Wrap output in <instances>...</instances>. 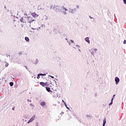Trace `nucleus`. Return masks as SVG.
Here are the masks:
<instances>
[{"label": "nucleus", "instance_id": "c9c22d12", "mask_svg": "<svg viewBox=\"0 0 126 126\" xmlns=\"http://www.w3.org/2000/svg\"><path fill=\"white\" fill-rule=\"evenodd\" d=\"M31 102V100H29V99H28V102Z\"/></svg>", "mask_w": 126, "mask_h": 126}, {"label": "nucleus", "instance_id": "cd10ccee", "mask_svg": "<svg viewBox=\"0 0 126 126\" xmlns=\"http://www.w3.org/2000/svg\"><path fill=\"white\" fill-rule=\"evenodd\" d=\"M49 76H50V77H51V78H54V77L53 76L49 75Z\"/></svg>", "mask_w": 126, "mask_h": 126}, {"label": "nucleus", "instance_id": "1a4fd4ad", "mask_svg": "<svg viewBox=\"0 0 126 126\" xmlns=\"http://www.w3.org/2000/svg\"><path fill=\"white\" fill-rule=\"evenodd\" d=\"M40 105L42 106V107H44V106H46V102H40Z\"/></svg>", "mask_w": 126, "mask_h": 126}, {"label": "nucleus", "instance_id": "a878e982", "mask_svg": "<svg viewBox=\"0 0 126 126\" xmlns=\"http://www.w3.org/2000/svg\"><path fill=\"white\" fill-rule=\"evenodd\" d=\"M40 74H41V75H42L43 76H46V74H42V73H40Z\"/></svg>", "mask_w": 126, "mask_h": 126}, {"label": "nucleus", "instance_id": "20e7f679", "mask_svg": "<svg viewBox=\"0 0 126 126\" xmlns=\"http://www.w3.org/2000/svg\"><path fill=\"white\" fill-rule=\"evenodd\" d=\"M115 80L116 85H118L119 84V83L120 82V78H119L118 77H116L115 78Z\"/></svg>", "mask_w": 126, "mask_h": 126}, {"label": "nucleus", "instance_id": "4c0bfd02", "mask_svg": "<svg viewBox=\"0 0 126 126\" xmlns=\"http://www.w3.org/2000/svg\"><path fill=\"white\" fill-rule=\"evenodd\" d=\"M12 110H13V111H14V108H13Z\"/></svg>", "mask_w": 126, "mask_h": 126}, {"label": "nucleus", "instance_id": "7ed1b4c3", "mask_svg": "<svg viewBox=\"0 0 126 126\" xmlns=\"http://www.w3.org/2000/svg\"><path fill=\"white\" fill-rule=\"evenodd\" d=\"M35 118H36V116L33 115L32 118H31L29 121L27 122V124H30V123H32L34 120H35Z\"/></svg>", "mask_w": 126, "mask_h": 126}, {"label": "nucleus", "instance_id": "f03ea898", "mask_svg": "<svg viewBox=\"0 0 126 126\" xmlns=\"http://www.w3.org/2000/svg\"><path fill=\"white\" fill-rule=\"evenodd\" d=\"M97 51H98V49H97V48L92 49L91 50V55H92V56L94 57V56H95V53H96V52H97Z\"/></svg>", "mask_w": 126, "mask_h": 126}, {"label": "nucleus", "instance_id": "aec40b11", "mask_svg": "<svg viewBox=\"0 0 126 126\" xmlns=\"http://www.w3.org/2000/svg\"><path fill=\"white\" fill-rule=\"evenodd\" d=\"M9 85L11 86H13V82H11L9 83Z\"/></svg>", "mask_w": 126, "mask_h": 126}, {"label": "nucleus", "instance_id": "5701e85b", "mask_svg": "<svg viewBox=\"0 0 126 126\" xmlns=\"http://www.w3.org/2000/svg\"><path fill=\"white\" fill-rule=\"evenodd\" d=\"M18 54L20 56H21V55H22V51L19 52Z\"/></svg>", "mask_w": 126, "mask_h": 126}, {"label": "nucleus", "instance_id": "9b49d317", "mask_svg": "<svg viewBox=\"0 0 126 126\" xmlns=\"http://www.w3.org/2000/svg\"><path fill=\"white\" fill-rule=\"evenodd\" d=\"M38 63H39V60H38V59H36L33 63L34 64L36 65L38 64Z\"/></svg>", "mask_w": 126, "mask_h": 126}, {"label": "nucleus", "instance_id": "412c9836", "mask_svg": "<svg viewBox=\"0 0 126 126\" xmlns=\"http://www.w3.org/2000/svg\"><path fill=\"white\" fill-rule=\"evenodd\" d=\"M76 48H77V49H79V48H80V46L78 45H76L75 46Z\"/></svg>", "mask_w": 126, "mask_h": 126}, {"label": "nucleus", "instance_id": "6e6552de", "mask_svg": "<svg viewBox=\"0 0 126 126\" xmlns=\"http://www.w3.org/2000/svg\"><path fill=\"white\" fill-rule=\"evenodd\" d=\"M85 41L87 42L88 44H90V40H89V37H87L85 38Z\"/></svg>", "mask_w": 126, "mask_h": 126}, {"label": "nucleus", "instance_id": "b1692460", "mask_svg": "<svg viewBox=\"0 0 126 126\" xmlns=\"http://www.w3.org/2000/svg\"><path fill=\"white\" fill-rule=\"evenodd\" d=\"M32 24L33 25H32V26H35V25H36V23H34V22H32Z\"/></svg>", "mask_w": 126, "mask_h": 126}, {"label": "nucleus", "instance_id": "79ce46f5", "mask_svg": "<svg viewBox=\"0 0 126 126\" xmlns=\"http://www.w3.org/2000/svg\"><path fill=\"white\" fill-rule=\"evenodd\" d=\"M79 51L80 52V49H79Z\"/></svg>", "mask_w": 126, "mask_h": 126}, {"label": "nucleus", "instance_id": "ddd939ff", "mask_svg": "<svg viewBox=\"0 0 126 126\" xmlns=\"http://www.w3.org/2000/svg\"><path fill=\"white\" fill-rule=\"evenodd\" d=\"M106 125V119H104L103 121V124L102 126H105V125Z\"/></svg>", "mask_w": 126, "mask_h": 126}, {"label": "nucleus", "instance_id": "423d86ee", "mask_svg": "<svg viewBox=\"0 0 126 126\" xmlns=\"http://www.w3.org/2000/svg\"><path fill=\"white\" fill-rule=\"evenodd\" d=\"M62 10H63L64 14H67L66 12H65V11H67V9H66V8L63 6L62 7Z\"/></svg>", "mask_w": 126, "mask_h": 126}, {"label": "nucleus", "instance_id": "37998d69", "mask_svg": "<svg viewBox=\"0 0 126 126\" xmlns=\"http://www.w3.org/2000/svg\"><path fill=\"white\" fill-rule=\"evenodd\" d=\"M4 8H6V7L5 6L4 7Z\"/></svg>", "mask_w": 126, "mask_h": 126}, {"label": "nucleus", "instance_id": "a211bd4d", "mask_svg": "<svg viewBox=\"0 0 126 126\" xmlns=\"http://www.w3.org/2000/svg\"><path fill=\"white\" fill-rule=\"evenodd\" d=\"M64 105L65 107H66V109H67L68 110H69V108L67 107V105H66V103H64Z\"/></svg>", "mask_w": 126, "mask_h": 126}, {"label": "nucleus", "instance_id": "58836bf2", "mask_svg": "<svg viewBox=\"0 0 126 126\" xmlns=\"http://www.w3.org/2000/svg\"><path fill=\"white\" fill-rule=\"evenodd\" d=\"M65 40L67 41L68 40H67V38H65Z\"/></svg>", "mask_w": 126, "mask_h": 126}, {"label": "nucleus", "instance_id": "e433bc0d", "mask_svg": "<svg viewBox=\"0 0 126 126\" xmlns=\"http://www.w3.org/2000/svg\"><path fill=\"white\" fill-rule=\"evenodd\" d=\"M67 43H68V44H69V43H70V42H69V41H68V40H67Z\"/></svg>", "mask_w": 126, "mask_h": 126}, {"label": "nucleus", "instance_id": "6ab92c4d", "mask_svg": "<svg viewBox=\"0 0 126 126\" xmlns=\"http://www.w3.org/2000/svg\"><path fill=\"white\" fill-rule=\"evenodd\" d=\"M8 65H9L8 63L6 62L5 64V66H6V67H7V66H8Z\"/></svg>", "mask_w": 126, "mask_h": 126}, {"label": "nucleus", "instance_id": "c85d7f7f", "mask_svg": "<svg viewBox=\"0 0 126 126\" xmlns=\"http://www.w3.org/2000/svg\"><path fill=\"white\" fill-rule=\"evenodd\" d=\"M71 43H73V44H74V41L72 40H71Z\"/></svg>", "mask_w": 126, "mask_h": 126}, {"label": "nucleus", "instance_id": "bb28decb", "mask_svg": "<svg viewBox=\"0 0 126 126\" xmlns=\"http://www.w3.org/2000/svg\"><path fill=\"white\" fill-rule=\"evenodd\" d=\"M24 15H25V17H27L26 16H27V13H25Z\"/></svg>", "mask_w": 126, "mask_h": 126}, {"label": "nucleus", "instance_id": "ea45409f", "mask_svg": "<svg viewBox=\"0 0 126 126\" xmlns=\"http://www.w3.org/2000/svg\"><path fill=\"white\" fill-rule=\"evenodd\" d=\"M69 46H70V43H69Z\"/></svg>", "mask_w": 126, "mask_h": 126}, {"label": "nucleus", "instance_id": "c756f323", "mask_svg": "<svg viewBox=\"0 0 126 126\" xmlns=\"http://www.w3.org/2000/svg\"><path fill=\"white\" fill-rule=\"evenodd\" d=\"M30 106H31L32 107H33L34 106V105L33 104H32V103L30 104Z\"/></svg>", "mask_w": 126, "mask_h": 126}, {"label": "nucleus", "instance_id": "473e14b6", "mask_svg": "<svg viewBox=\"0 0 126 126\" xmlns=\"http://www.w3.org/2000/svg\"><path fill=\"white\" fill-rule=\"evenodd\" d=\"M39 29H41V28L39 27V28H38L36 30H39Z\"/></svg>", "mask_w": 126, "mask_h": 126}, {"label": "nucleus", "instance_id": "a19ab883", "mask_svg": "<svg viewBox=\"0 0 126 126\" xmlns=\"http://www.w3.org/2000/svg\"><path fill=\"white\" fill-rule=\"evenodd\" d=\"M74 48V49H76L75 47H73Z\"/></svg>", "mask_w": 126, "mask_h": 126}, {"label": "nucleus", "instance_id": "2f4dec72", "mask_svg": "<svg viewBox=\"0 0 126 126\" xmlns=\"http://www.w3.org/2000/svg\"><path fill=\"white\" fill-rule=\"evenodd\" d=\"M126 40H125L124 41V44H126Z\"/></svg>", "mask_w": 126, "mask_h": 126}, {"label": "nucleus", "instance_id": "7c9ffc66", "mask_svg": "<svg viewBox=\"0 0 126 126\" xmlns=\"http://www.w3.org/2000/svg\"><path fill=\"white\" fill-rule=\"evenodd\" d=\"M76 8H79V5H76Z\"/></svg>", "mask_w": 126, "mask_h": 126}, {"label": "nucleus", "instance_id": "f257e3e1", "mask_svg": "<svg viewBox=\"0 0 126 126\" xmlns=\"http://www.w3.org/2000/svg\"><path fill=\"white\" fill-rule=\"evenodd\" d=\"M27 22L30 23V26H31V25H33V23H36V20L33 19V18L31 17H28V21Z\"/></svg>", "mask_w": 126, "mask_h": 126}, {"label": "nucleus", "instance_id": "f8f14e48", "mask_svg": "<svg viewBox=\"0 0 126 126\" xmlns=\"http://www.w3.org/2000/svg\"><path fill=\"white\" fill-rule=\"evenodd\" d=\"M20 21L21 22H23V23H26V21H25L23 19V18H22L20 19Z\"/></svg>", "mask_w": 126, "mask_h": 126}, {"label": "nucleus", "instance_id": "9d476101", "mask_svg": "<svg viewBox=\"0 0 126 126\" xmlns=\"http://www.w3.org/2000/svg\"><path fill=\"white\" fill-rule=\"evenodd\" d=\"M68 11L70 13H74V11L73 10V9H69Z\"/></svg>", "mask_w": 126, "mask_h": 126}, {"label": "nucleus", "instance_id": "c03bdc74", "mask_svg": "<svg viewBox=\"0 0 126 126\" xmlns=\"http://www.w3.org/2000/svg\"><path fill=\"white\" fill-rule=\"evenodd\" d=\"M37 126H39L37 125Z\"/></svg>", "mask_w": 126, "mask_h": 126}, {"label": "nucleus", "instance_id": "4468645a", "mask_svg": "<svg viewBox=\"0 0 126 126\" xmlns=\"http://www.w3.org/2000/svg\"><path fill=\"white\" fill-rule=\"evenodd\" d=\"M46 89L47 91H48V92H51V88L46 87Z\"/></svg>", "mask_w": 126, "mask_h": 126}, {"label": "nucleus", "instance_id": "39448f33", "mask_svg": "<svg viewBox=\"0 0 126 126\" xmlns=\"http://www.w3.org/2000/svg\"><path fill=\"white\" fill-rule=\"evenodd\" d=\"M115 96H116V94H114L113 95V96L111 98V102L109 104V106L113 105V101H114V99L115 98Z\"/></svg>", "mask_w": 126, "mask_h": 126}, {"label": "nucleus", "instance_id": "72a5a7b5", "mask_svg": "<svg viewBox=\"0 0 126 126\" xmlns=\"http://www.w3.org/2000/svg\"><path fill=\"white\" fill-rule=\"evenodd\" d=\"M62 102H63L64 104V103H65V102H64V100H62Z\"/></svg>", "mask_w": 126, "mask_h": 126}, {"label": "nucleus", "instance_id": "dca6fc26", "mask_svg": "<svg viewBox=\"0 0 126 126\" xmlns=\"http://www.w3.org/2000/svg\"><path fill=\"white\" fill-rule=\"evenodd\" d=\"M25 39L27 42H29V38H28V37H25Z\"/></svg>", "mask_w": 126, "mask_h": 126}, {"label": "nucleus", "instance_id": "f3484780", "mask_svg": "<svg viewBox=\"0 0 126 126\" xmlns=\"http://www.w3.org/2000/svg\"><path fill=\"white\" fill-rule=\"evenodd\" d=\"M41 75H42V74H38L37 75V79H39L40 78V76H41Z\"/></svg>", "mask_w": 126, "mask_h": 126}, {"label": "nucleus", "instance_id": "2eb2a0df", "mask_svg": "<svg viewBox=\"0 0 126 126\" xmlns=\"http://www.w3.org/2000/svg\"><path fill=\"white\" fill-rule=\"evenodd\" d=\"M40 85H42V86H44V85H46V83L44 82H40Z\"/></svg>", "mask_w": 126, "mask_h": 126}, {"label": "nucleus", "instance_id": "f704fd0d", "mask_svg": "<svg viewBox=\"0 0 126 126\" xmlns=\"http://www.w3.org/2000/svg\"><path fill=\"white\" fill-rule=\"evenodd\" d=\"M32 30H35L36 29H34V28H32Z\"/></svg>", "mask_w": 126, "mask_h": 126}, {"label": "nucleus", "instance_id": "0eeeda50", "mask_svg": "<svg viewBox=\"0 0 126 126\" xmlns=\"http://www.w3.org/2000/svg\"><path fill=\"white\" fill-rule=\"evenodd\" d=\"M32 15L33 17H38L39 16V15L36 14L35 12L32 13Z\"/></svg>", "mask_w": 126, "mask_h": 126}, {"label": "nucleus", "instance_id": "4be33fe9", "mask_svg": "<svg viewBox=\"0 0 126 126\" xmlns=\"http://www.w3.org/2000/svg\"><path fill=\"white\" fill-rule=\"evenodd\" d=\"M57 81H58V79H54V81H55V82L56 85H57Z\"/></svg>", "mask_w": 126, "mask_h": 126}, {"label": "nucleus", "instance_id": "393cba45", "mask_svg": "<svg viewBox=\"0 0 126 126\" xmlns=\"http://www.w3.org/2000/svg\"><path fill=\"white\" fill-rule=\"evenodd\" d=\"M124 4H126V0H123Z\"/></svg>", "mask_w": 126, "mask_h": 126}]
</instances>
